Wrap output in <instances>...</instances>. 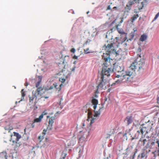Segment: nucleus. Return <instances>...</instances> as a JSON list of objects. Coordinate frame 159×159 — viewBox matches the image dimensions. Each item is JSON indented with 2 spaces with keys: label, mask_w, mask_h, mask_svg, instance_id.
Masks as SVG:
<instances>
[{
  "label": "nucleus",
  "mask_w": 159,
  "mask_h": 159,
  "mask_svg": "<svg viewBox=\"0 0 159 159\" xmlns=\"http://www.w3.org/2000/svg\"><path fill=\"white\" fill-rule=\"evenodd\" d=\"M115 39L116 40V42L108 44L107 46L105 45L103 47L106 52L104 53L102 55V59L106 62L110 61V57L112 54L116 57V59H121L122 56L125 53V52L123 51L121 49L116 51V48H118L119 43L118 42L119 38L116 37Z\"/></svg>",
  "instance_id": "nucleus-1"
},
{
  "label": "nucleus",
  "mask_w": 159,
  "mask_h": 159,
  "mask_svg": "<svg viewBox=\"0 0 159 159\" xmlns=\"http://www.w3.org/2000/svg\"><path fill=\"white\" fill-rule=\"evenodd\" d=\"M133 71L129 70L125 72H123L119 75L116 74V77L119 78L120 77V78L113 83L111 86H112L115 84H119L122 82L131 81L132 78V77H131Z\"/></svg>",
  "instance_id": "nucleus-2"
},
{
  "label": "nucleus",
  "mask_w": 159,
  "mask_h": 159,
  "mask_svg": "<svg viewBox=\"0 0 159 159\" xmlns=\"http://www.w3.org/2000/svg\"><path fill=\"white\" fill-rule=\"evenodd\" d=\"M139 57L131 64L130 69L134 71H137L139 74H142L144 71V61L143 59L141 58L140 55H139Z\"/></svg>",
  "instance_id": "nucleus-3"
},
{
  "label": "nucleus",
  "mask_w": 159,
  "mask_h": 159,
  "mask_svg": "<svg viewBox=\"0 0 159 159\" xmlns=\"http://www.w3.org/2000/svg\"><path fill=\"white\" fill-rule=\"evenodd\" d=\"M112 69L111 68L109 61L106 62L105 61L103 63V66L101 72V79H104L105 77V76L108 77L110 76V73L112 72Z\"/></svg>",
  "instance_id": "nucleus-4"
},
{
  "label": "nucleus",
  "mask_w": 159,
  "mask_h": 159,
  "mask_svg": "<svg viewBox=\"0 0 159 159\" xmlns=\"http://www.w3.org/2000/svg\"><path fill=\"white\" fill-rule=\"evenodd\" d=\"M11 137L10 140L11 141H12L13 143L12 145L14 146V148H16L17 147L19 146L20 144L17 143V142L18 141L19 139L20 138L21 136L18 133L14 132L13 134H11Z\"/></svg>",
  "instance_id": "nucleus-5"
},
{
  "label": "nucleus",
  "mask_w": 159,
  "mask_h": 159,
  "mask_svg": "<svg viewBox=\"0 0 159 159\" xmlns=\"http://www.w3.org/2000/svg\"><path fill=\"white\" fill-rule=\"evenodd\" d=\"M150 127L147 124H143L141 125L139 129H138L137 132L139 134L143 135L145 133H148V130L150 129Z\"/></svg>",
  "instance_id": "nucleus-6"
},
{
  "label": "nucleus",
  "mask_w": 159,
  "mask_h": 159,
  "mask_svg": "<svg viewBox=\"0 0 159 159\" xmlns=\"http://www.w3.org/2000/svg\"><path fill=\"white\" fill-rule=\"evenodd\" d=\"M91 102L92 104L94 105L93 107L94 108V111L95 113L94 116H99L101 113V110L103 108V107H102L101 108H100L98 111H96V109L97 108V105L98 103V101L97 99L93 98L91 100Z\"/></svg>",
  "instance_id": "nucleus-7"
},
{
  "label": "nucleus",
  "mask_w": 159,
  "mask_h": 159,
  "mask_svg": "<svg viewBox=\"0 0 159 159\" xmlns=\"http://www.w3.org/2000/svg\"><path fill=\"white\" fill-rule=\"evenodd\" d=\"M69 59V57L68 56H65L63 59V61L62 63H59L58 65V67L60 68V72L63 73L66 71V65L65 64V63H67Z\"/></svg>",
  "instance_id": "nucleus-8"
},
{
  "label": "nucleus",
  "mask_w": 159,
  "mask_h": 159,
  "mask_svg": "<svg viewBox=\"0 0 159 159\" xmlns=\"http://www.w3.org/2000/svg\"><path fill=\"white\" fill-rule=\"evenodd\" d=\"M139 142H141L143 146H145L146 149L151 147L150 145V140H147L146 139H143L142 137L140 139Z\"/></svg>",
  "instance_id": "nucleus-9"
},
{
  "label": "nucleus",
  "mask_w": 159,
  "mask_h": 159,
  "mask_svg": "<svg viewBox=\"0 0 159 159\" xmlns=\"http://www.w3.org/2000/svg\"><path fill=\"white\" fill-rule=\"evenodd\" d=\"M49 118L48 123L49 125L47 128V129L48 130H51L52 129V126L54 122V120L55 119L56 116L55 115L54 116H52L50 117L49 116H47V118L48 119Z\"/></svg>",
  "instance_id": "nucleus-10"
},
{
  "label": "nucleus",
  "mask_w": 159,
  "mask_h": 159,
  "mask_svg": "<svg viewBox=\"0 0 159 159\" xmlns=\"http://www.w3.org/2000/svg\"><path fill=\"white\" fill-rule=\"evenodd\" d=\"M101 81L99 83V84L98 86H97V90L96 91V93H98V89H105L106 88V85L105 82V80L104 79H101Z\"/></svg>",
  "instance_id": "nucleus-11"
},
{
  "label": "nucleus",
  "mask_w": 159,
  "mask_h": 159,
  "mask_svg": "<svg viewBox=\"0 0 159 159\" xmlns=\"http://www.w3.org/2000/svg\"><path fill=\"white\" fill-rule=\"evenodd\" d=\"M112 70L113 71H115L116 72L118 73L120 72V73H121L124 72L123 71V68L118 65L114 66Z\"/></svg>",
  "instance_id": "nucleus-12"
},
{
  "label": "nucleus",
  "mask_w": 159,
  "mask_h": 159,
  "mask_svg": "<svg viewBox=\"0 0 159 159\" xmlns=\"http://www.w3.org/2000/svg\"><path fill=\"white\" fill-rule=\"evenodd\" d=\"M125 120L126 121L127 125H129L133 122V118L132 116H127L125 118Z\"/></svg>",
  "instance_id": "nucleus-13"
},
{
  "label": "nucleus",
  "mask_w": 159,
  "mask_h": 159,
  "mask_svg": "<svg viewBox=\"0 0 159 159\" xmlns=\"http://www.w3.org/2000/svg\"><path fill=\"white\" fill-rule=\"evenodd\" d=\"M54 87L58 91H60L61 90V86L63 85L62 84L59 85L57 83H55L53 84Z\"/></svg>",
  "instance_id": "nucleus-14"
},
{
  "label": "nucleus",
  "mask_w": 159,
  "mask_h": 159,
  "mask_svg": "<svg viewBox=\"0 0 159 159\" xmlns=\"http://www.w3.org/2000/svg\"><path fill=\"white\" fill-rule=\"evenodd\" d=\"M7 154L6 152L3 151L0 153V159H7Z\"/></svg>",
  "instance_id": "nucleus-15"
},
{
  "label": "nucleus",
  "mask_w": 159,
  "mask_h": 159,
  "mask_svg": "<svg viewBox=\"0 0 159 159\" xmlns=\"http://www.w3.org/2000/svg\"><path fill=\"white\" fill-rule=\"evenodd\" d=\"M43 88L42 87H38L36 90V91L35 93H37L38 94L41 95L42 94H43V93L42 92V91H43Z\"/></svg>",
  "instance_id": "nucleus-16"
},
{
  "label": "nucleus",
  "mask_w": 159,
  "mask_h": 159,
  "mask_svg": "<svg viewBox=\"0 0 159 159\" xmlns=\"http://www.w3.org/2000/svg\"><path fill=\"white\" fill-rule=\"evenodd\" d=\"M147 35L145 34H143L141 36L139 39V40L143 42L145 41L147 39Z\"/></svg>",
  "instance_id": "nucleus-17"
},
{
  "label": "nucleus",
  "mask_w": 159,
  "mask_h": 159,
  "mask_svg": "<svg viewBox=\"0 0 159 159\" xmlns=\"http://www.w3.org/2000/svg\"><path fill=\"white\" fill-rule=\"evenodd\" d=\"M139 17V16L138 14H134L133 16L131 18V21L132 23H133L134 21Z\"/></svg>",
  "instance_id": "nucleus-18"
},
{
  "label": "nucleus",
  "mask_w": 159,
  "mask_h": 159,
  "mask_svg": "<svg viewBox=\"0 0 159 159\" xmlns=\"http://www.w3.org/2000/svg\"><path fill=\"white\" fill-rule=\"evenodd\" d=\"M42 116H40L38 118H35L34 119L33 121L35 123H39L41 122L42 119Z\"/></svg>",
  "instance_id": "nucleus-19"
},
{
  "label": "nucleus",
  "mask_w": 159,
  "mask_h": 159,
  "mask_svg": "<svg viewBox=\"0 0 159 159\" xmlns=\"http://www.w3.org/2000/svg\"><path fill=\"white\" fill-rule=\"evenodd\" d=\"M136 0H131L128 3L127 5V7H130L131 5L134 4L136 2Z\"/></svg>",
  "instance_id": "nucleus-20"
},
{
  "label": "nucleus",
  "mask_w": 159,
  "mask_h": 159,
  "mask_svg": "<svg viewBox=\"0 0 159 159\" xmlns=\"http://www.w3.org/2000/svg\"><path fill=\"white\" fill-rule=\"evenodd\" d=\"M119 25V24L116 25V29L117 30L118 32L120 34H123L124 33V32L123 31V29H122L119 28L118 27Z\"/></svg>",
  "instance_id": "nucleus-21"
},
{
  "label": "nucleus",
  "mask_w": 159,
  "mask_h": 159,
  "mask_svg": "<svg viewBox=\"0 0 159 159\" xmlns=\"http://www.w3.org/2000/svg\"><path fill=\"white\" fill-rule=\"evenodd\" d=\"M36 93L34 94L33 92H32V95L31 97H30V102H31L33 101L34 99L35 98H36Z\"/></svg>",
  "instance_id": "nucleus-22"
},
{
  "label": "nucleus",
  "mask_w": 159,
  "mask_h": 159,
  "mask_svg": "<svg viewBox=\"0 0 159 159\" xmlns=\"http://www.w3.org/2000/svg\"><path fill=\"white\" fill-rule=\"evenodd\" d=\"M39 80L36 84V87L37 88H38L42 80V79L40 76H39Z\"/></svg>",
  "instance_id": "nucleus-23"
},
{
  "label": "nucleus",
  "mask_w": 159,
  "mask_h": 159,
  "mask_svg": "<svg viewBox=\"0 0 159 159\" xmlns=\"http://www.w3.org/2000/svg\"><path fill=\"white\" fill-rule=\"evenodd\" d=\"M21 100H22L24 99V97L25 95V92H24V89H22L21 90Z\"/></svg>",
  "instance_id": "nucleus-24"
},
{
  "label": "nucleus",
  "mask_w": 159,
  "mask_h": 159,
  "mask_svg": "<svg viewBox=\"0 0 159 159\" xmlns=\"http://www.w3.org/2000/svg\"><path fill=\"white\" fill-rule=\"evenodd\" d=\"M44 137L43 136H39L38 137V139L39 141L40 142H41L42 140L44 139Z\"/></svg>",
  "instance_id": "nucleus-25"
},
{
  "label": "nucleus",
  "mask_w": 159,
  "mask_h": 159,
  "mask_svg": "<svg viewBox=\"0 0 159 159\" xmlns=\"http://www.w3.org/2000/svg\"><path fill=\"white\" fill-rule=\"evenodd\" d=\"M136 152H137V151H135L134 153L132 155L130 156V159H134L135 156V155L136 153Z\"/></svg>",
  "instance_id": "nucleus-26"
},
{
  "label": "nucleus",
  "mask_w": 159,
  "mask_h": 159,
  "mask_svg": "<svg viewBox=\"0 0 159 159\" xmlns=\"http://www.w3.org/2000/svg\"><path fill=\"white\" fill-rule=\"evenodd\" d=\"M59 80L61 82V84H63V83L66 81V79L64 78H60Z\"/></svg>",
  "instance_id": "nucleus-27"
},
{
  "label": "nucleus",
  "mask_w": 159,
  "mask_h": 159,
  "mask_svg": "<svg viewBox=\"0 0 159 159\" xmlns=\"http://www.w3.org/2000/svg\"><path fill=\"white\" fill-rule=\"evenodd\" d=\"M159 16V12L156 15L153 21H154L156 20Z\"/></svg>",
  "instance_id": "nucleus-28"
},
{
  "label": "nucleus",
  "mask_w": 159,
  "mask_h": 159,
  "mask_svg": "<svg viewBox=\"0 0 159 159\" xmlns=\"http://www.w3.org/2000/svg\"><path fill=\"white\" fill-rule=\"evenodd\" d=\"M47 113L46 112V111H44L42 113V114L40 116H42V118H43V116L47 115Z\"/></svg>",
  "instance_id": "nucleus-29"
},
{
  "label": "nucleus",
  "mask_w": 159,
  "mask_h": 159,
  "mask_svg": "<svg viewBox=\"0 0 159 159\" xmlns=\"http://www.w3.org/2000/svg\"><path fill=\"white\" fill-rule=\"evenodd\" d=\"M116 27H113L110 30L111 31V32L112 33L113 31H114L115 30H116Z\"/></svg>",
  "instance_id": "nucleus-30"
},
{
  "label": "nucleus",
  "mask_w": 159,
  "mask_h": 159,
  "mask_svg": "<svg viewBox=\"0 0 159 159\" xmlns=\"http://www.w3.org/2000/svg\"><path fill=\"white\" fill-rule=\"evenodd\" d=\"M89 50V48H87L86 49H84V51L86 53H90V52H88V51Z\"/></svg>",
  "instance_id": "nucleus-31"
},
{
  "label": "nucleus",
  "mask_w": 159,
  "mask_h": 159,
  "mask_svg": "<svg viewBox=\"0 0 159 159\" xmlns=\"http://www.w3.org/2000/svg\"><path fill=\"white\" fill-rule=\"evenodd\" d=\"M157 102L159 104V92L157 96Z\"/></svg>",
  "instance_id": "nucleus-32"
},
{
  "label": "nucleus",
  "mask_w": 159,
  "mask_h": 159,
  "mask_svg": "<svg viewBox=\"0 0 159 159\" xmlns=\"http://www.w3.org/2000/svg\"><path fill=\"white\" fill-rule=\"evenodd\" d=\"M88 111V116L89 117L90 116H91V115L92 112L91 111H90L89 110Z\"/></svg>",
  "instance_id": "nucleus-33"
},
{
  "label": "nucleus",
  "mask_w": 159,
  "mask_h": 159,
  "mask_svg": "<svg viewBox=\"0 0 159 159\" xmlns=\"http://www.w3.org/2000/svg\"><path fill=\"white\" fill-rule=\"evenodd\" d=\"M70 51L72 53H74L75 52V50L74 48H72L71 49Z\"/></svg>",
  "instance_id": "nucleus-34"
},
{
  "label": "nucleus",
  "mask_w": 159,
  "mask_h": 159,
  "mask_svg": "<svg viewBox=\"0 0 159 159\" xmlns=\"http://www.w3.org/2000/svg\"><path fill=\"white\" fill-rule=\"evenodd\" d=\"M155 143V142H152L151 143H150V145L151 146V147H150L149 148H151L152 146L154 145Z\"/></svg>",
  "instance_id": "nucleus-35"
},
{
  "label": "nucleus",
  "mask_w": 159,
  "mask_h": 159,
  "mask_svg": "<svg viewBox=\"0 0 159 159\" xmlns=\"http://www.w3.org/2000/svg\"><path fill=\"white\" fill-rule=\"evenodd\" d=\"M80 57V55L78 56H76L75 55H74L73 57V59H78V57Z\"/></svg>",
  "instance_id": "nucleus-36"
},
{
  "label": "nucleus",
  "mask_w": 159,
  "mask_h": 159,
  "mask_svg": "<svg viewBox=\"0 0 159 159\" xmlns=\"http://www.w3.org/2000/svg\"><path fill=\"white\" fill-rule=\"evenodd\" d=\"M35 123V122H34V121H32V123L31 124V127L32 128H34V127L35 126V124H34Z\"/></svg>",
  "instance_id": "nucleus-37"
},
{
  "label": "nucleus",
  "mask_w": 159,
  "mask_h": 159,
  "mask_svg": "<svg viewBox=\"0 0 159 159\" xmlns=\"http://www.w3.org/2000/svg\"><path fill=\"white\" fill-rule=\"evenodd\" d=\"M53 88V87L52 86H50L48 89H44L45 91H48L49 90L52 89Z\"/></svg>",
  "instance_id": "nucleus-38"
},
{
  "label": "nucleus",
  "mask_w": 159,
  "mask_h": 159,
  "mask_svg": "<svg viewBox=\"0 0 159 159\" xmlns=\"http://www.w3.org/2000/svg\"><path fill=\"white\" fill-rule=\"evenodd\" d=\"M46 130L45 129H44L43 131V133H42V134H43L42 136H44V135L46 134Z\"/></svg>",
  "instance_id": "nucleus-39"
},
{
  "label": "nucleus",
  "mask_w": 159,
  "mask_h": 159,
  "mask_svg": "<svg viewBox=\"0 0 159 159\" xmlns=\"http://www.w3.org/2000/svg\"><path fill=\"white\" fill-rule=\"evenodd\" d=\"M145 155L144 153L141 154V157L142 158H143L145 157Z\"/></svg>",
  "instance_id": "nucleus-40"
},
{
  "label": "nucleus",
  "mask_w": 159,
  "mask_h": 159,
  "mask_svg": "<svg viewBox=\"0 0 159 159\" xmlns=\"http://www.w3.org/2000/svg\"><path fill=\"white\" fill-rule=\"evenodd\" d=\"M155 152L156 153V154L157 156H159V149H158L157 151H155Z\"/></svg>",
  "instance_id": "nucleus-41"
},
{
  "label": "nucleus",
  "mask_w": 159,
  "mask_h": 159,
  "mask_svg": "<svg viewBox=\"0 0 159 159\" xmlns=\"http://www.w3.org/2000/svg\"><path fill=\"white\" fill-rule=\"evenodd\" d=\"M142 50L141 49V48H139L138 49V52H141Z\"/></svg>",
  "instance_id": "nucleus-42"
},
{
  "label": "nucleus",
  "mask_w": 159,
  "mask_h": 159,
  "mask_svg": "<svg viewBox=\"0 0 159 159\" xmlns=\"http://www.w3.org/2000/svg\"><path fill=\"white\" fill-rule=\"evenodd\" d=\"M156 143L157 144L158 147L159 148V139L157 141Z\"/></svg>",
  "instance_id": "nucleus-43"
},
{
  "label": "nucleus",
  "mask_w": 159,
  "mask_h": 159,
  "mask_svg": "<svg viewBox=\"0 0 159 159\" xmlns=\"http://www.w3.org/2000/svg\"><path fill=\"white\" fill-rule=\"evenodd\" d=\"M111 10V7L110 5H109L107 7V10Z\"/></svg>",
  "instance_id": "nucleus-44"
},
{
  "label": "nucleus",
  "mask_w": 159,
  "mask_h": 159,
  "mask_svg": "<svg viewBox=\"0 0 159 159\" xmlns=\"http://www.w3.org/2000/svg\"><path fill=\"white\" fill-rule=\"evenodd\" d=\"M75 69V66H74L71 69V70L72 71H74Z\"/></svg>",
  "instance_id": "nucleus-45"
},
{
  "label": "nucleus",
  "mask_w": 159,
  "mask_h": 159,
  "mask_svg": "<svg viewBox=\"0 0 159 159\" xmlns=\"http://www.w3.org/2000/svg\"><path fill=\"white\" fill-rule=\"evenodd\" d=\"M66 157V155H64V156L63 157H62L60 159H65Z\"/></svg>",
  "instance_id": "nucleus-46"
},
{
  "label": "nucleus",
  "mask_w": 159,
  "mask_h": 159,
  "mask_svg": "<svg viewBox=\"0 0 159 159\" xmlns=\"http://www.w3.org/2000/svg\"><path fill=\"white\" fill-rule=\"evenodd\" d=\"M4 129H5V130H8V132H10V130H11V129H7L6 128V127L4 128Z\"/></svg>",
  "instance_id": "nucleus-47"
},
{
  "label": "nucleus",
  "mask_w": 159,
  "mask_h": 159,
  "mask_svg": "<svg viewBox=\"0 0 159 159\" xmlns=\"http://www.w3.org/2000/svg\"><path fill=\"white\" fill-rule=\"evenodd\" d=\"M42 97L45 98V99H46V98H48V97H46V96H43V97Z\"/></svg>",
  "instance_id": "nucleus-48"
},
{
  "label": "nucleus",
  "mask_w": 159,
  "mask_h": 159,
  "mask_svg": "<svg viewBox=\"0 0 159 159\" xmlns=\"http://www.w3.org/2000/svg\"><path fill=\"white\" fill-rule=\"evenodd\" d=\"M158 123H159V115H158Z\"/></svg>",
  "instance_id": "nucleus-49"
},
{
  "label": "nucleus",
  "mask_w": 159,
  "mask_h": 159,
  "mask_svg": "<svg viewBox=\"0 0 159 159\" xmlns=\"http://www.w3.org/2000/svg\"><path fill=\"white\" fill-rule=\"evenodd\" d=\"M93 120L91 121L90 123H92L93 122Z\"/></svg>",
  "instance_id": "nucleus-50"
},
{
  "label": "nucleus",
  "mask_w": 159,
  "mask_h": 159,
  "mask_svg": "<svg viewBox=\"0 0 159 159\" xmlns=\"http://www.w3.org/2000/svg\"><path fill=\"white\" fill-rule=\"evenodd\" d=\"M111 89H109L107 90V91L109 92H110Z\"/></svg>",
  "instance_id": "nucleus-51"
},
{
  "label": "nucleus",
  "mask_w": 159,
  "mask_h": 159,
  "mask_svg": "<svg viewBox=\"0 0 159 159\" xmlns=\"http://www.w3.org/2000/svg\"><path fill=\"white\" fill-rule=\"evenodd\" d=\"M68 76H69V74H68L66 76V78H68Z\"/></svg>",
  "instance_id": "nucleus-52"
},
{
  "label": "nucleus",
  "mask_w": 159,
  "mask_h": 159,
  "mask_svg": "<svg viewBox=\"0 0 159 159\" xmlns=\"http://www.w3.org/2000/svg\"><path fill=\"white\" fill-rule=\"evenodd\" d=\"M82 138H83V137H81L80 138H79V140H80H80H81V139H82Z\"/></svg>",
  "instance_id": "nucleus-53"
},
{
  "label": "nucleus",
  "mask_w": 159,
  "mask_h": 159,
  "mask_svg": "<svg viewBox=\"0 0 159 159\" xmlns=\"http://www.w3.org/2000/svg\"><path fill=\"white\" fill-rule=\"evenodd\" d=\"M116 8H117V7H115L113 8V9H116Z\"/></svg>",
  "instance_id": "nucleus-54"
},
{
  "label": "nucleus",
  "mask_w": 159,
  "mask_h": 159,
  "mask_svg": "<svg viewBox=\"0 0 159 159\" xmlns=\"http://www.w3.org/2000/svg\"><path fill=\"white\" fill-rule=\"evenodd\" d=\"M98 97L97 95L96 94L95 95V97Z\"/></svg>",
  "instance_id": "nucleus-55"
},
{
  "label": "nucleus",
  "mask_w": 159,
  "mask_h": 159,
  "mask_svg": "<svg viewBox=\"0 0 159 159\" xmlns=\"http://www.w3.org/2000/svg\"><path fill=\"white\" fill-rule=\"evenodd\" d=\"M158 113H156V115H157H157H158Z\"/></svg>",
  "instance_id": "nucleus-56"
},
{
  "label": "nucleus",
  "mask_w": 159,
  "mask_h": 159,
  "mask_svg": "<svg viewBox=\"0 0 159 159\" xmlns=\"http://www.w3.org/2000/svg\"><path fill=\"white\" fill-rule=\"evenodd\" d=\"M141 17H140L139 18V20H141Z\"/></svg>",
  "instance_id": "nucleus-57"
},
{
  "label": "nucleus",
  "mask_w": 159,
  "mask_h": 159,
  "mask_svg": "<svg viewBox=\"0 0 159 159\" xmlns=\"http://www.w3.org/2000/svg\"><path fill=\"white\" fill-rule=\"evenodd\" d=\"M28 85V84H26L25 85V86H27Z\"/></svg>",
  "instance_id": "nucleus-58"
},
{
  "label": "nucleus",
  "mask_w": 159,
  "mask_h": 159,
  "mask_svg": "<svg viewBox=\"0 0 159 159\" xmlns=\"http://www.w3.org/2000/svg\"><path fill=\"white\" fill-rule=\"evenodd\" d=\"M136 30H134V31H136Z\"/></svg>",
  "instance_id": "nucleus-59"
},
{
  "label": "nucleus",
  "mask_w": 159,
  "mask_h": 159,
  "mask_svg": "<svg viewBox=\"0 0 159 159\" xmlns=\"http://www.w3.org/2000/svg\"><path fill=\"white\" fill-rule=\"evenodd\" d=\"M125 39L124 41H125L126 39V38H125Z\"/></svg>",
  "instance_id": "nucleus-60"
}]
</instances>
